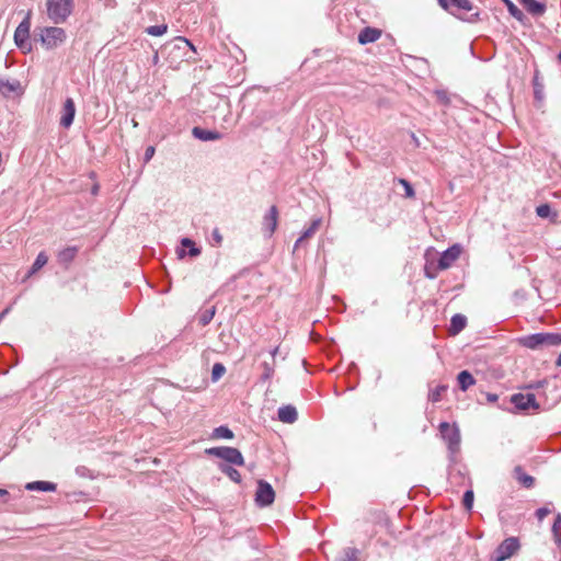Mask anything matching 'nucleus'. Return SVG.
I'll list each match as a JSON object with an SVG mask.
<instances>
[{
  "label": "nucleus",
  "mask_w": 561,
  "mask_h": 561,
  "mask_svg": "<svg viewBox=\"0 0 561 561\" xmlns=\"http://www.w3.org/2000/svg\"><path fill=\"white\" fill-rule=\"evenodd\" d=\"M211 236H213V240L215 242L214 244L217 245V247L221 245V243H222V236L220 234V232H219V230L217 228L214 229Z\"/></svg>",
  "instance_id": "41"
},
{
  "label": "nucleus",
  "mask_w": 561,
  "mask_h": 561,
  "mask_svg": "<svg viewBox=\"0 0 561 561\" xmlns=\"http://www.w3.org/2000/svg\"><path fill=\"white\" fill-rule=\"evenodd\" d=\"M73 10V0H46V13L56 25L65 23Z\"/></svg>",
  "instance_id": "2"
},
{
  "label": "nucleus",
  "mask_w": 561,
  "mask_h": 561,
  "mask_svg": "<svg viewBox=\"0 0 561 561\" xmlns=\"http://www.w3.org/2000/svg\"><path fill=\"white\" fill-rule=\"evenodd\" d=\"M9 309H4L2 312H0V322L4 318V316L8 313Z\"/></svg>",
  "instance_id": "49"
},
{
  "label": "nucleus",
  "mask_w": 561,
  "mask_h": 561,
  "mask_svg": "<svg viewBox=\"0 0 561 561\" xmlns=\"http://www.w3.org/2000/svg\"><path fill=\"white\" fill-rule=\"evenodd\" d=\"M399 183L404 187L405 196L409 198H413L415 196L414 188L411 183L404 179H400Z\"/></svg>",
  "instance_id": "38"
},
{
  "label": "nucleus",
  "mask_w": 561,
  "mask_h": 561,
  "mask_svg": "<svg viewBox=\"0 0 561 561\" xmlns=\"http://www.w3.org/2000/svg\"><path fill=\"white\" fill-rule=\"evenodd\" d=\"M0 93L4 98L13 95L20 96L24 93V88L18 79L9 80L0 78Z\"/></svg>",
  "instance_id": "10"
},
{
  "label": "nucleus",
  "mask_w": 561,
  "mask_h": 561,
  "mask_svg": "<svg viewBox=\"0 0 561 561\" xmlns=\"http://www.w3.org/2000/svg\"><path fill=\"white\" fill-rule=\"evenodd\" d=\"M437 2L442 7V9H444L448 13L457 16V13L454 10V3L451 2V0H437Z\"/></svg>",
  "instance_id": "39"
},
{
  "label": "nucleus",
  "mask_w": 561,
  "mask_h": 561,
  "mask_svg": "<svg viewBox=\"0 0 561 561\" xmlns=\"http://www.w3.org/2000/svg\"><path fill=\"white\" fill-rule=\"evenodd\" d=\"M25 489L30 491L54 492L56 490V484L48 481H34L27 483Z\"/></svg>",
  "instance_id": "21"
},
{
  "label": "nucleus",
  "mask_w": 561,
  "mask_h": 561,
  "mask_svg": "<svg viewBox=\"0 0 561 561\" xmlns=\"http://www.w3.org/2000/svg\"><path fill=\"white\" fill-rule=\"evenodd\" d=\"M474 494L472 490H467L463 494L462 504L467 511H471L473 506Z\"/></svg>",
  "instance_id": "37"
},
{
  "label": "nucleus",
  "mask_w": 561,
  "mask_h": 561,
  "mask_svg": "<svg viewBox=\"0 0 561 561\" xmlns=\"http://www.w3.org/2000/svg\"><path fill=\"white\" fill-rule=\"evenodd\" d=\"M277 352H278V347H275V348L271 352V355H272V357H273V358L276 356Z\"/></svg>",
  "instance_id": "50"
},
{
  "label": "nucleus",
  "mask_w": 561,
  "mask_h": 561,
  "mask_svg": "<svg viewBox=\"0 0 561 561\" xmlns=\"http://www.w3.org/2000/svg\"><path fill=\"white\" fill-rule=\"evenodd\" d=\"M76 115V104L71 98H67L62 108L60 111V126L64 128H69L75 119Z\"/></svg>",
  "instance_id": "11"
},
{
  "label": "nucleus",
  "mask_w": 561,
  "mask_h": 561,
  "mask_svg": "<svg viewBox=\"0 0 561 561\" xmlns=\"http://www.w3.org/2000/svg\"><path fill=\"white\" fill-rule=\"evenodd\" d=\"M461 245L460 244H454L447 250H445L438 260V270H447L450 267L455 261H457L461 254Z\"/></svg>",
  "instance_id": "9"
},
{
  "label": "nucleus",
  "mask_w": 561,
  "mask_h": 561,
  "mask_svg": "<svg viewBox=\"0 0 561 561\" xmlns=\"http://www.w3.org/2000/svg\"><path fill=\"white\" fill-rule=\"evenodd\" d=\"M497 398H499L497 394H494V393L488 394V401H490V402H496Z\"/></svg>",
  "instance_id": "44"
},
{
  "label": "nucleus",
  "mask_w": 561,
  "mask_h": 561,
  "mask_svg": "<svg viewBox=\"0 0 561 561\" xmlns=\"http://www.w3.org/2000/svg\"><path fill=\"white\" fill-rule=\"evenodd\" d=\"M321 222H322L321 218L312 219L310 226L302 231V233H301L302 238H305V239L311 238L319 230Z\"/></svg>",
  "instance_id": "30"
},
{
  "label": "nucleus",
  "mask_w": 561,
  "mask_h": 561,
  "mask_svg": "<svg viewBox=\"0 0 561 561\" xmlns=\"http://www.w3.org/2000/svg\"><path fill=\"white\" fill-rule=\"evenodd\" d=\"M381 36V31L375 27H365L358 34V42L362 45L374 43L378 41Z\"/></svg>",
  "instance_id": "14"
},
{
  "label": "nucleus",
  "mask_w": 561,
  "mask_h": 561,
  "mask_svg": "<svg viewBox=\"0 0 561 561\" xmlns=\"http://www.w3.org/2000/svg\"><path fill=\"white\" fill-rule=\"evenodd\" d=\"M560 522H561V515L559 514V515L557 516L556 522H554L553 527H552V530H553L554 533H557V527H558V524H560Z\"/></svg>",
  "instance_id": "45"
},
{
  "label": "nucleus",
  "mask_w": 561,
  "mask_h": 561,
  "mask_svg": "<svg viewBox=\"0 0 561 561\" xmlns=\"http://www.w3.org/2000/svg\"><path fill=\"white\" fill-rule=\"evenodd\" d=\"M557 58L561 62V51L558 54Z\"/></svg>",
  "instance_id": "53"
},
{
  "label": "nucleus",
  "mask_w": 561,
  "mask_h": 561,
  "mask_svg": "<svg viewBox=\"0 0 561 561\" xmlns=\"http://www.w3.org/2000/svg\"><path fill=\"white\" fill-rule=\"evenodd\" d=\"M48 262V256L47 254L42 251L37 254L27 276H31L33 274H35L36 272H38L43 266H45Z\"/></svg>",
  "instance_id": "25"
},
{
  "label": "nucleus",
  "mask_w": 561,
  "mask_h": 561,
  "mask_svg": "<svg viewBox=\"0 0 561 561\" xmlns=\"http://www.w3.org/2000/svg\"><path fill=\"white\" fill-rule=\"evenodd\" d=\"M168 31L167 24L151 25L146 28V33L151 36H162Z\"/></svg>",
  "instance_id": "33"
},
{
  "label": "nucleus",
  "mask_w": 561,
  "mask_h": 561,
  "mask_svg": "<svg viewBox=\"0 0 561 561\" xmlns=\"http://www.w3.org/2000/svg\"><path fill=\"white\" fill-rule=\"evenodd\" d=\"M457 380L461 391H467L476 383L474 377L468 370L460 371L457 376Z\"/></svg>",
  "instance_id": "22"
},
{
  "label": "nucleus",
  "mask_w": 561,
  "mask_h": 561,
  "mask_svg": "<svg viewBox=\"0 0 561 561\" xmlns=\"http://www.w3.org/2000/svg\"><path fill=\"white\" fill-rule=\"evenodd\" d=\"M154 152H156V149L153 146H149L146 148L145 156H144V160L146 163L152 159V157L154 156Z\"/></svg>",
  "instance_id": "40"
},
{
  "label": "nucleus",
  "mask_w": 561,
  "mask_h": 561,
  "mask_svg": "<svg viewBox=\"0 0 561 561\" xmlns=\"http://www.w3.org/2000/svg\"><path fill=\"white\" fill-rule=\"evenodd\" d=\"M183 255H184V250H182V251L180 252V256H183Z\"/></svg>",
  "instance_id": "54"
},
{
  "label": "nucleus",
  "mask_w": 561,
  "mask_h": 561,
  "mask_svg": "<svg viewBox=\"0 0 561 561\" xmlns=\"http://www.w3.org/2000/svg\"><path fill=\"white\" fill-rule=\"evenodd\" d=\"M518 344L529 350H540L545 346L561 345V334L535 333L518 339Z\"/></svg>",
  "instance_id": "1"
},
{
  "label": "nucleus",
  "mask_w": 561,
  "mask_h": 561,
  "mask_svg": "<svg viewBox=\"0 0 561 561\" xmlns=\"http://www.w3.org/2000/svg\"><path fill=\"white\" fill-rule=\"evenodd\" d=\"M0 500L4 503L9 501V492L4 489H0Z\"/></svg>",
  "instance_id": "43"
},
{
  "label": "nucleus",
  "mask_w": 561,
  "mask_h": 561,
  "mask_svg": "<svg viewBox=\"0 0 561 561\" xmlns=\"http://www.w3.org/2000/svg\"><path fill=\"white\" fill-rule=\"evenodd\" d=\"M219 470L225 473L227 477H229L230 480H232L236 483H241L242 478L240 472L232 468L231 466L219 463Z\"/></svg>",
  "instance_id": "24"
},
{
  "label": "nucleus",
  "mask_w": 561,
  "mask_h": 561,
  "mask_svg": "<svg viewBox=\"0 0 561 561\" xmlns=\"http://www.w3.org/2000/svg\"><path fill=\"white\" fill-rule=\"evenodd\" d=\"M550 514V510L547 507H540L536 511V516L539 520H542L546 516Z\"/></svg>",
  "instance_id": "42"
},
{
  "label": "nucleus",
  "mask_w": 561,
  "mask_h": 561,
  "mask_svg": "<svg viewBox=\"0 0 561 561\" xmlns=\"http://www.w3.org/2000/svg\"><path fill=\"white\" fill-rule=\"evenodd\" d=\"M502 1L505 3L510 14L513 18H515L519 22L524 21L525 14L511 0H502Z\"/></svg>",
  "instance_id": "29"
},
{
  "label": "nucleus",
  "mask_w": 561,
  "mask_h": 561,
  "mask_svg": "<svg viewBox=\"0 0 561 561\" xmlns=\"http://www.w3.org/2000/svg\"><path fill=\"white\" fill-rule=\"evenodd\" d=\"M528 13L534 16H541L546 12V4L537 0H519Z\"/></svg>",
  "instance_id": "17"
},
{
  "label": "nucleus",
  "mask_w": 561,
  "mask_h": 561,
  "mask_svg": "<svg viewBox=\"0 0 561 561\" xmlns=\"http://www.w3.org/2000/svg\"><path fill=\"white\" fill-rule=\"evenodd\" d=\"M261 368H262V375L260 377V381H262V382L270 381L275 373L274 365L270 364L267 362H264L261 364Z\"/></svg>",
  "instance_id": "28"
},
{
  "label": "nucleus",
  "mask_w": 561,
  "mask_h": 561,
  "mask_svg": "<svg viewBox=\"0 0 561 561\" xmlns=\"http://www.w3.org/2000/svg\"><path fill=\"white\" fill-rule=\"evenodd\" d=\"M425 274L428 278H434L436 276L435 274L430 273L428 267H425Z\"/></svg>",
  "instance_id": "48"
},
{
  "label": "nucleus",
  "mask_w": 561,
  "mask_h": 561,
  "mask_svg": "<svg viewBox=\"0 0 561 561\" xmlns=\"http://www.w3.org/2000/svg\"><path fill=\"white\" fill-rule=\"evenodd\" d=\"M205 453L209 456H214L220 458L229 463L236 466H243L244 459L241 451L234 447H211L205 450Z\"/></svg>",
  "instance_id": "6"
},
{
  "label": "nucleus",
  "mask_w": 561,
  "mask_h": 561,
  "mask_svg": "<svg viewBox=\"0 0 561 561\" xmlns=\"http://www.w3.org/2000/svg\"><path fill=\"white\" fill-rule=\"evenodd\" d=\"M467 324V318L460 313H457L453 316L450 320V328L449 331L451 334H458L460 331H462L466 328Z\"/></svg>",
  "instance_id": "23"
},
{
  "label": "nucleus",
  "mask_w": 561,
  "mask_h": 561,
  "mask_svg": "<svg viewBox=\"0 0 561 561\" xmlns=\"http://www.w3.org/2000/svg\"><path fill=\"white\" fill-rule=\"evenodd\" d=\"M304 240H305V238H302V236H300V237L298 238V240L296 241V243H295V249H298V248H299V245H301V242H302Z\"/></svg>",
  "instance_id": "46"
},
{
  "label": "nucleus",
  "mask_w": 561,
  "mask_h": 561,
  "mask_svg": "<svg viewBox=\"0 0 561 561\" xmlns=\"http://www.w3.org/2000/svg\"><path fill=\"white\" fill-rule=\"evenodd\" d=\"M536 214L540 218H548L551 222L557 224L560 221V215L557 210L552 209L549 204H541L536 208Z\"/></svg>",
  "instance_id": "16"
},
{
  "label": "nucleus",
  "mask_w": 561,
  "mask_h": 561,
  "mask_svg": "<svg viewBox=\"0 0 561 561\" xmlns=\"http://www.w3.org/2000/svg\"><path fill=\"white\" fill-rule=\"evenodd\" d=\"M275 500V492L272 485L264 481L259 480L255 493V502L259 506L264 507L271 505Z\"/></svg>",
  "instance_id": "7"
},
{
  "label": "nucleus",
  "mask_w": 561,
  "mask_h": 561,
  "mask_svg": "<svg viewBox=\"0 0 561 561\" xmlns=\"http://www.w3.org/2000/svg\"><path fill=\"white\" fill-rule=\"evenodd\" d=\"M78 253L77 247H67L60 250L57 254L58 262L64 265H69Z\"/></svg>",
  "instance_id": "20"
},
{
  "label": "nucleus",
  "mask_w": 561,
  "mask_h": 561,
  "mask_svg": "<svg viewBox=\"0 0 561 561\" xmlns=\"http://www.w3.org/2000/svg\"><path fill=\"white\" fill-rule=\"evenodd\" d=\"M514 478L525 488L530 489L535 484V479L527 474L523 467L516 466L514 468Z\"/></svg>",
  "instance_id": "19"
},
{
  "label": "nucleus",
  "mask_w": 561,
  "mask_h": 561,
  "mask_svg": "<svg viewBox=\"0 0 561 561\" xmlns=\"http://www.w3.org/2000/svg\"><path fill=\"white\" fill-rule=\"evenodd\" d=\"M478 20H480V14H479V12L474 13V14L472 15V18H471L469 21H470V22H476V21H478Z\"/></svg>",
  "instance_id": "47"
},
{
  "label": "nucleus",
  "mask_w": 561,
  "mask_h": 561,
  "mask_svg": "<svg viewBox=\"0 0 561 561\" xmlns=\"http://www.w3.org/2000/svg\"><path fill=\"white\" fill-rule=\"evenodd\" d=\"M39 39L46 49H54L67 39L66 31L58 26H45L37 28Z\"/></svg>",
  "instance_id": "4"
},
{
  "label": "nucleus",
  "mask_w": 561,
  "mask_h": 561,
  "mask_svg": "<svg viewBox=\"0 0 561 561\" xmlns=\"http://www.w3.org/2000/svg\"><path fill=\"white\" fill-rule=\"evenodd\" d=\"M233 436V432L228 426L225 425L214 428L211 434V438L214 439H232Z\"/></svg>",
  "instance_id": "26"
},
{
  "label": "nucleus",
  "mask_w": 561,
  "mask_h": 561,
  "mask_svg": "<svg viewBox=\"0 0 561 561\" xmlns=\"http://www.w3.org/2000/svg\"><path fill=\"white\" fill-rule=\"evenodd\" d=\"M278 420L283 423L291 424L298 419L297 410L294 405H283L277 411Z\"/></svg>",
  "instance_id": "15"
},
{
  "label": "nucleus",
  "mask_w": 561,
  "mask_h": 561,
  "mask_svg": "<svg viewBox=\"0 0 561 561\" xmlns=\"http://www.w3.org/2000/svg\"><path fill=\"white\" fill-rule=\"evenodd\" d=\"M520 549V543L517 537H508L503 540L496 549L492 552L491 561H505L516 554Z\"/></svg>",
  "instance_id": "5"
},
{
  "label": "nucleus",
  "mask_w": 561,
  "mask_h": 561,
  "mask_svg": "<svg viewBox=\"0 0 561 561\" xmlns=\"http://www.w3.org/2000/svg\"><path fill=\"white\" fill-rule=\"evenodd\" d=\"M556 365L557 366H561V352H560V355L558 356V358L556 360Z\"/></svg>",
  "instance_id": "51"
},
{
  "label": "nucleus",
  "mask_w": 561,
  "mask_h": 561,
  "mask_svg": "<svg viewBox=\"0 0 561 561\" xmlns=\"http://www.w3.org/2000/svg\"><path fill=\"white\" fill-rule=\"evenodd\" d=\"M358 553L359 551L356 548H346L343 551V556L337 561H357Z\"/></svg>",
  "instance_id": "32"
},
{
  "label": "nucleus",
  "mask_w": 561,
  "mask_h": 561,
  "mask_svg": "<svg viewBox=\"0 0 561 561\" xmlns=\"http://www.w3.org/2000/svg\"><path fill=\"white\" fill-rule=\"evenodd\" d=\"M192 134L195 138L203 140V141H209V140H218L221 138V134L214 130L204 129L201 127H194L192 130Z\"/></svg>",
  "instance_id": "18"
},
{
  "label": "nucleus",
  "mask_w": 561,
  "mask_h": 561,
  "mask_svg": "<svg viewBox=\"0 0 561 561\" xmlns=\"http://www.w3.org/2000/svg\"><path fill=\"white\" fill-rule=\"evenodd\" d=\"M30 21L28 19L23 20L14 32V42L15 45L23 50H30Z\"/></svg>",
  "instance_id": "8"
},
{
  "label": "nucleus",
  "mask_w": 561,
  "mask_h": 561,
  "mask_svg": "<svg viewBox=\"0 0 561 561\" xmlns=\"http://www.w3.org/2000/svg\"><path fill=\"white\" fill-rule=\"evenodd\" d=\"M98 190H99V187L95 185V186L92 188V194H96V193H98Z\"/></svg>",
  "instance_id": "52"
},
{
  "label": "nucleus",
  "mask_w": 561,
  "mask_h": 561,
  "mask_svg": "<svg viewBox=\"0 0 561 561\" xmlns=\"http://www.w3.org/2000/svg\"><path fill=\"white\" fill-rule=\"evenodd\" d=\"M438 428L442 438L447 444L450 460L456 461V456L460 451L461 443L459 427L456 424L451 425L448 422H442Z\"/></svg>",
  "instance_id": "3"
},
{
  "label": "nucleus",
  "mask_w": 561,
  "mask_h": 561,
  "mask_svg": "<svg viewBox=\"0 0 561 561\" xmlns=\"http://www.w3.org/2000/svg\"><path fill=\"white\" fill-rule=\"evenodd\" d=\"M182 245H183V247H185V248H187V249H190L188 254H190L191 256H197V255H199V254H201V249H199V248H197V247L195 245L194 241H192V240H191V239H188V238H184V239H182Z\"/></svg>",
  "instance_id": "34"
},
{
  "label": "nucleus",
  "mask_w": 561,
  "mask_h": 561,
  "mask_svg": "<svg viewBox=\"0 0 561 561\" xmlns=\"http://www.w3.org/2000/svg\"><path fill=\"white\" fill-rule=\"evenodd\" d=\"M448 386L439 385L436 388L432 389L428 393V400L433 403L439 402L442 400L443 394L447 391Z\"/></svg>",
  "instance_id": "27"
},
{
  "label": "nucleus",
  "mask_w": 561,
  "mask_h": 561,
  "mask_svg": "<svg viewBox=\"0 0 561 561\" xmlns=\"http://www.w3.org/2000/svg\"><path fill=\"white\" fill-rule=\"evenodd\" d=\"M226 373V367L221 363H216L211 369V379L213 381L219 380L224 374Z\"/></svg>",
  "instance_id": "36"
},
{
  "label": "nucleus",
  "mask_w": 561,
  "mask_h": 561,
  "mask_svg": "<svg viewBox=\"0 0 561 561\" xmlns=\"http://www.w3.org/2000/svg\"><path fill=\"white\" fill-rule=\"evenodd\" d=\"M512 403L518 410H528L530 408L538 409L539 404L536 402V397L534 393H516L512 397Z\"/></svg>",
  "instance_id": "12"
},
{
  "label": "nucleus",
  "mask_w": 561,
  "mask_h": 561,
  "mask_svg": "<svg viewBox=\"0 0 561 561\" xmlns=\"http://www.w3.org/2000/svg\"><path fill=\"white\" fill-rule=\"evenodd\" d=\"M454 3V10H463L471 11L473 9V4L470 0H451Z\"/></svg>",
  "instance_id": "35"
},
{
  "label": "nucleus",
  "mask_w": 561,
  "mask_h": 561,
  "mask_svg": "<svg viewBox=\"0 0 561 561\" xmlns=\"http://www.w3.org/2000/svg\"><path fill=\"white\" fill-rule=\"evenodd\" d=\"M215 313H216L215 307H211L209 309H206V310L202 311L199 317H198L199 323L203 327L207 325L213 320Z\"/></svg>",
  "instance_id": "31"
},
{
  "label": "nucleus",
  "mask_w": 561,
  "mask_h": 561,
  "mask_svg": "<svg viewBox=\"0 0 561 561\" xmlns=\"http://www.w3.org/2000/svg\"><path fill=\"white\" fill-rule=\"evenodd\" d=\"M278 222V209L276 206H272L268 213L263 218V230L271 237L276 230Z\"/></svg>",
  "instance_id": "13"
}]
</instances>
